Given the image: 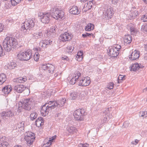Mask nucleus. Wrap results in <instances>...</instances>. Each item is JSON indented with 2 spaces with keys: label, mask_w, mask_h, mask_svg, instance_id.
Listing matches in <instances>:
<instances>
[{
  "label": "nucleus",
  "mask_w": 147,
  "mask_h": 147,
  "mask_svg": "<svg viewBox=\"0 0 147 147\" xmlns=\"http://www.w3.org/2000/svg\"><path fill=\"white\" fill-rule=\"evenodd\" d=\"M49 66L48 70L49 72L51 73H54V71L55 70V67L54 65L51 64H49Z\"/></svg>",
  "instance_id": "473e14b6"
},
{
  "label": "nucleus",
  "mask_w": 147,
  "mask_h": 147,
  "mask_svg": "<svg viewBox=\"0 0 147 147\" xmlns=\"http://www.w3.org/2000/svg\"><path fill=\"white\" fill-rule=\"evenodd\" d=\"M94 25L90 23L88 24L86 26L85 30L87 31H90L93 30L94 28Z\"/></svg>",
  "instance_id": "cd10ccee"
},
{
  "label": "nucleus",
  "mask_w": 147,
  "mask_h": 147,
  "mask_svg": "<svg viewBox=\"0 0 147 147\" xmlns=\"http://www.w3.org/2000/svg\"><path fill=\"white\" fill-rule=\"evenodd\" d=\"M36 51H41V49L40 47L36 49Z\"/></svg>",
  "instance_id": "0e129e2a"
},
{
  "label": "nucleus",
  "mask_w": 147,
  "mask_h": 147,
  "mask_svg": "<svg viewBox=\"0 0 147 147\" xmlns=\"http://www.w3.org/2000/svg\"><path fill=\"white\" fill-rule=\"evenodd\" d=\"M9 144L6 142H3L0 144V147H7Z\"/></svg>",
  "instance_id": "79ce46f5"
},
{
  "label": "nucleus",
  "mask_w": 147,
  "mask_h": 147,
  "mask_svg": "<svg viewBox=\"0 0 147 147\" xmlns=\"http://www.w3.org/2000/svg\"><path fill=\"white\" fill-rule=\"evenodd\" d=\"M12 88L10 85H8L4 87L2 89V91L5 94H8L11 90Z\"/></svg>",
  "instance_id": "4be33fe9"
},
{
  "label": "nucleus",
  "mask_w": 147,
  "mask_h": 147,
  "mask_svg": "<svg viewBox=\"0 0 147 147\" xmlns=\"http://www.w3.org/2000/svg\"><path fill=\"white\" fill-rule=\"evenodd\" d=\"M145 48L146 50H147V45L145 46Z\"/></svg>",
  "instance_id": "774afa93"
},
{
  "label": "nucleus",
  "mask_w": 147,
  "mask_h": 147,
  "mask_svg": "<svg viewBox=\"0 0 147 147\" xmlns=\"http://www.w3.org/2000/svg\"><path fill=\"white\" fill-rule=\"evenodd\" d=\"M39 16L40 17L41 22L44 23H48L50 21V14L49 13H40Z\"/></svg>",
  "instance_id": "f8f14e48"
},
{
  "label": "nucleus",
  "mask_w": 147,
  "mask_h": 147,
  "mask_svg": "<svg viewBox=\"0 0 147 147\" xmlns=\"http://www.w3.org/2000/svg\"><path fill=\"white\" fill-rule=\"evenodd\" d=\"M141 30L143 31H147V24L145 25H142V27Z\"/></svg>",
  "instance_id": "8fccbe9b"
},
{
  "label": "nucleus",
  "mask_w": 147,
  "mask_h": 147,
  "mask_svg": "<svg viewBox=\"0 0 147 147\" xmlns=\"http://www.w3.org/2000/svg\"><path fill=\"white\" fill-rule=\"evenodd\" d=\"M65 102L66 100L63 98L57 101H50L43 105L41 109V113L43 116H45L52 109L62 107Z\"/></svg>",
  "instance_id": "f257e3e1"
},
{
  "label": "nucleus",
  "mask_w": 147,
  "mask_h": 147,
  "mask_svg": "<svg viewBox=\"0 0 147 147\" xmlns=\"http://www.w3.org/2000/svg\"><path fill=\"white\" fill-rule=\"evenodd\" d=\"M13 115V113L11 111H9L7 112H3L1 114V116L6 117H11Z\"/></svg>",
  "instance_id": "b1692460"
},
{
  "label": "nucleus",
  "mask_w": 147,
  "mask_h": 147,
  "mask_svg": "<svg viewBox=\"0 0 147 147\" xmlns=\"http://www.w3.org/2000/svg\"><path fill=\"white\" fill-rule=\"evenodd\" d=\"M34 134L31 131H28L26 133L24 139L26 141L27 145L30 146L32 144L35 138Z\"/></svg>",
  "instance_id": "9d476101"
},
{
  "label": "nucleus",
  "mask_w": 147,
  "mask_h": 147,
  "mask_svg": "<svg viewBox=\"0 0 147 147\" xmlns=\"http://www.w3.org/2000/svg\"><path fill=\"white\" fill-rule=\"evenodd\" d=\"M74 49V47H73L68 46L67 47L66 51L67 52L70 53L73 51Z\"/></svg>",
  "instance_id": "ea45409f"
},
{
  "label": "nucleus",
  "mask_w": 147,
  "mask_h": 147,
  "mask_svg": "<svg viewBox=\"0 0 147 147\" xmlns=\"http://www.w3.org/2000/svg\"><path fill=\"white\" fill-rule=\"evenodd\" d=\"M37 116V114L35 111H33L30 114V119L33 120L35 119Z\"/></svg>",
  "instance_id": "72a5a7b5"
},
{
  "label": "nucleus",
  "mask_w": 147,
  "mask_h": 147,
  "mask_svg": "<svg viewBox=\"0 0 147 147\" xmlns=\"http://www.w3.org/2000/svg\"><path fill=\"white\" fill-rule=\"evenodd\" d=\"M108 88L110 89H112L113 88V84L112 83H110L107 86Z\"/></svg>",
  "instance_id": "5fc2aeb1"
},
{
  "label": "nucleus",
  "mask_w": 147,
  "mask_h": 147,
  "mask_svg": "<svg viewBox=\"0 0 147 147\" xmlns=\"http://www.w3.org/2000/svg\"><path fill=\"white\" fill-rule=\"evenodd\" d=\"M143 92H145L146 91H147V87L144 88V89H143Z\"/></svg>",
  "instance_id": "338daca9"
},
{
  "label": "nucleus",
  "mask_w": 147,
  "mask_h": 147,
  "mask_svg": "<svg viewBox=\"0 0 147 147\" xmlns=\"http://www.w3.org/2000/svg\"><path fill=\"white\" fill-rule=\"evenodd\" d=\"M139 140L137 139H136L134 141H132L131 143L132 144L136 145L138 143Z\"/></svg>",
  "instance_id": "864d4df0"
},
{
  "label": "nucleus",
  "mask_w": 147,
  "mask_h": 147,
  "mask_svg": "<svg viewBox=\"0 0 147 147\" xmlns=\"http://www.w3.org/2000/svg\"><path fill=\"white\" fill-rule=\"evenodd\" d=\"M90 82V78L89 77H84L82 78H78V84L79 86H86L89 85Z\"/></svg>",
  "instance_id": "9b49d317"
},
{
  "label": "nucleus",
  "mask_w": 147,
  "mask_h": 147,
  "mask_svg": "<svg viewBox=\"0 0 147 147\" xmlns=\"http://www.w3.org/2000/svg\"><path fill=\"white\" fill-rule=\"evenodd\" d=\"M61 59L62 60H66L67 61L68 60V57L66 56H64L61 57Z\"/></svg>",
  "instance_id": "13d9d810"
},
{
  "label": "nucleus",
  "mask_w": 147,
  "mask_h": 147,
  "mask_svg": "<svg viewBox=\"0 0 147 147\" xmlns=\"http://www.w3.org/2000/svg\"><path fill=\"white\" fill-rule=\"evenodd\" d=\"M11 5L13 6L16 5L21 1V0H11Z\"/></svg>",
  "instance_id": "c9c22d12"
},
{
  "label": "nucleus",
  "mask_w": 147,
  "mask_h": 147,
  "mask_svg": "<svg viewBox=\"0 0 147 147\" xmlns=\"http://www.w3.org/2000/svg\"><path fill=\"white\" fill-rule=\"evenodd\" d=\"M121 47V45L118 44L109 47L108 50V55L111 57H116L118 55Z\"/></svg>",
  "instance_id": "20e7f679"
},
{
  "label": "nucleus",
  "mask_w": 147,
  "mask_h": 147,
  "mask_svg": "<svg viewBox=\"0 0 147 147\" xmlns=\"http://www.w3.org/2000/svg\"><path fill=\"white\" fill-rule=\"evenodd\" d=\"M135 25L131 23H129L127 26V29L130 30L131 34H134L137 32Z\"/></svg>",
  "instance_id": "a211bd4d"
},
{
  "label": "nucleus",
  "mask_w": 147,
  "mask_h": 147,
  "mask_svg": "<svg viewBox=\"0 0 147 147\" xmlns=\"http://www.w3.org/2000/svg\"><path fill=\"white\" fill-rule=\"evenodd\" d=\"M140 57V52L137 50H134L129 56V59L131 60H134L138 59Z\"/></svg>",
  "instance_id": "4468645a"
},
{
  "label": "nucleus",
  "mask_w": 147,
  "mask_h": 147,
  "mask_svg": "<svg viewBox=\"0 0 147 147\" xmlns=\"http://www.w3.org/2000/svg\"><path fill=\"white\" fill-rule=\"evenodd\" d=\"M83 58V52L82 51H80L77 53L76 59L77 61H80L82 60Z\"/></svg>",
  "instance_id": "c85d7f7f"
},
{
  "label": "nucleus",
  "mask_w": 147,
  "mask_h": 147,
  "mask_svg": "<svg viewBox=\"0 0 147 147\" xmlns=\"http://www.w3.org/2000/svg\"><path fill=\"white\" fill-rule=\"evenodd\" d=\"M39 45L40 47L43 48H46L47 47L45 45V42H44V40H42L40 42Z\"/></svg>",
  "instance_id": "37998d69"
},
{
  "label": "nucleus",
  "mask_w": 147,
  "mask_h": 147,
  "mask_svg": "<svg viewBox=\"0 0 147 147\" xmlns=\"http://www.w3.org/2000/svg\"><path fill=\"white\" fill-rule=\"evenodd\" d=\"M18 59L21 60L28 61L32 57L30 50H27L22 52H20L18 55Z\"/></svg>",
  "instance_id": "0eeeda50"
},
{
  "label": "nucleus",
  "mask_w": 147,
  "mask_h": 147,
  "mask_svg": "<svg viewBox=\"0 0 147 147\" xmlns=\"http://www.w3.org/2000/svg\"><path fill=\"white\" fill-rule=\"evenodd\" d=\"M16 64L13 62H11L10 65V67L12 69H14L16 66Z\"/></svg>",
  "instance_id": "3c124183"
},
{
  "label": "nucleus",
  "mask_w": 147,
  "mask_h": 147,
  "mask_svg": "<svg viewBox=\"0 0 147 147\" xmlns=\"http://www.w3.org/2000/svg\"><path fill=\"white\" fill-rule=\"evenodd\" d=\"M39 55L38 53H36L34 55V58L36 61H37L39 59Z\"/></svg>",
  "instance_id": "a19ab883"
},
{
  "label": "nucleus",
  "mask_w": 147,
  "mask_h": 147,
  "mask_svg": "<svg viewBox=\"0 0 147 147\" xmlns=\"http://www.w3.org/2000/svg\"><path fill=\"white\" fill-rule=\"evenodd\" d=\"M125 76H122L121 75H120L118 78V83H120L121 82V81L124 80H125Z\"/></svg>",
  "instance_id": "e433bc0d"
},
{
  "label": "nucleus",
  "mask_w": 147,
  "mask_h": 147,
  "mask_svg": "<svg viewBox=\"0 0 147 147\" xmlns=\"http://www.w3.org/2000/svg\"><path fill=\"white\" fill-rule=\"evenodd\" d=\"M93 2H94V1L92 0V1H90L89 3L85 4L84 7L83 11L86 12L90 9L92 7Z\"/></svg>",
  "instance_id": "aec40b11"
},
{
  "label": "nucleus",
  "mask_w": 147,
  "mask_h": 147,
  "mask_svg": "<svg viewBox=\"0 0 147 147\" xmlns=\"http://www.w3.org/2000/svg\"><path fill=\"white\" fill-rule=\"evenodd\" d=\"M3 26L2 24L0 23V31L1 32L3 30Z\"/></svg>",
  "instance_id": "bf43d9fd"
},
{
  "label": "nucleus",
  "mask_w": 147,
  "mask_h": 147,
  "mask_svg": "<svg viewBox=\"0 0 147 147\" xmlns=\"http://www.w3.org/2000/svg\"><path fill=\"white\" fill-rule=\"evenodd\" d=\"M25 88L24 86L19 84L15 86L14 87V90L16 92L18 93H21L24 90Z\"/></svg>",
  "instance_id": "dca6fc26"
},
{
  "label": "nucleus",
  "mask_w": 147,
  "mask_h": 147,
  "mask_svg": "<svg viewBox=\"0 0 147 147\" xmlns=\"http://www.w3.org/2000/svg\"><path fill=\"white\" fill-rule=\"evenodd\" d=\"M60 115V113H57L55 115V117H58Z\"/></svg>",
  "instance_id": "69168bd1"
},
{
  "label": "nucleus",
  "mask_w": 147,
  "mask_h": 147,
  "mask_svg": "<svg viewBox=\"0 0 147 147\" xmlns=\"http://www.w3.org/2000/svg\"><path fill=\"white\" fill-rule=\"evenodd\" d=\"M131 13L130 14L131 17L132 19L136 18L137 16L139 15V11L137 10L131 11Z\"/></svg>",
  "instance_id": "c756f323"
},
{
  "label": "nucleus",
  "mask_w": 147,
  "mask_h": 147,
  "mask_svg": "<svg viewBox=\"0 0 147 147\" xmlns=\"http://www.w3.org/2000/svg\"><path fill=\"white\" fill-rule=\"evenodd\" d=\"M139 115L140 117H144L146 118L147 117V112L146 111L140 112V113Z\"/></svg>",
  "instance_id": "4c0bfd02"
},
{
  "label": "nucleus",
  "mask_w": 147,
  "mask_h": 147,
  "mask_svg": "<svg viewBox=\"0 0 147 147\" xmlns=\"http://www.w3.org/2000/svg\"><path fill=\"white\" fill-rule=\"evenodd\" d=\"M49 64L42 65L41 67L44 70L48 69L49 67L48 65Z\"/></svg>",
  "instance_id": "a18cd8bd"
},
{
  "label": "nucleus",
  "mask_w": 147,
  "mask_h": 147,
  "mask_svg": "<svg viewBox=\"0 0 147 147\" xmlns=\"http://www.w3.org/2000/svg\"><path fill=\"white\" fill-rule=\"evenodd\" d=\"M69 12L71 14L73 15H78L80 11L79 10L77 6H74L69 10Z\"/></svg>",
  "instance_id": "6ab92c4d"
},
{
  "label": "nucleus",
  "mask_w": 147,
  "mask_h": 147,
  "mask_svg": "<svg viewBox=\"0 0 147 147\" xmlns=\"http://www.w3.org/2000/svg\"><path fill=\"white\" fill-rule=\"evenodd\" d=\"M42 36V33L41 32H36L32 34V38L34 39H38L40 38Z\"/></svg>",
  "instance_id": "393cba45"
},
{
  "label": "nucleus",
  "mask_w": 147,
  "mask_h": 147,
  "mask_svg": "<svg viewBox=\"0 0 147 147\" xmlns=\"http://www.w3.org/2000/svg\"><path fill=\"white\" fill-rule=\"evenodd\" d=\"M27 79L25 78L20 77L16 79H14L13 82L16 83H22L26 81Z\"/></svg>",
  "instance_id": "bb28decb"
},
{
  "label": "nucleus",
  "mask_w": 147,
  "mask_h": 147,
  "mask_svg": "<svg viewBox=\"0 0 147 147\" xmlns=\"http://www.w3.org/2000/svg\"><path fill=\"white\" fill-rule=\"evenodd\" d=\"M75 75V76H74L69 81V83L70 84L73 85L76 82H78V78L79 77L81 76V74L80 72L77 71L76 72Z\"/></svg>",
  "instance_id": "2eb2a0df"
},
{
  "label": "nucleus",
  "mask_w": 147,
  "mask_h": 147,
  "mask_svg": "<svg viewBox=\"0 0 147 147\" xmlns=\"http://www.w3.org/2000/svg\"><path fill=\"white\" fill-rule=\"evenodd\" d=\"M144 67V66L141 64L136 63L132 65L130 70L131 71H135L140 69H142Z\"/></svg>",
  "instance_id": "f3484780"
},
{
  "label": "nucleus",
  "mask_w": 147,
  "mask_h": 147,
  "mask_svg": "<svg viewBox=\"0 0 147 147\" xmlns=\"http://www.w3.org/2000/svg\"><path fill=\"white\" fill-rule=\"evenodd\" d=\"M55 26L51 27L49 30L50 32L51 33H55Z\"/></svg>",
  "instance_id": "09e8293b"
},
{
  "label": "nucleus",
  "mask_w": 147,
  "mask_h": 147,
  "mask_svg": "<svg viewBox=\"0 0 147 147\" xmlns=\"http://www.w3.org/2000/svg\"><path fill=\"white\" fill-rule=\"evenodd\" d=\"M44 41L46 46L48 45H51L52 42V41L50 40H46Z\"/></svg>",
  "instance_id": "de8ad7c7"
},
{
  "label": "nucleus",
  "mask_w": 147,
  "mask_h": 147,
  "mask_svg": "<svg viewBox=\"0 0 147 147\" xmlns=\"http://www.w3.org/2000/svg\"><path fill=\"white\" fill-rule=\"evenodd\" d=\"M119 0H112V4H116L119 2Z\"/></svg>",
  "instance_id": "4d7b16f0"
},
{
  "label": "nucleus",
  "mask_w": 147,
  "mask_h": 147,
  "mask_svg": "<svg viewBox=\"0 0 147 147\" xmlns=\"http://www.w3.org/2000/svg\"><path fill=\"white\" fill-rule=\"evenodd\" d=\"M141 19L143 22L147 21V15H142L141 17Z\"/></svg>",
  "instance_id": "49530a36"
},
{
  "label": "nucleus",
  "mask_w": 147,
  "mask_h": 147,
  "mask_svg": "<svg viewBox=\"0 0 147 147\" xmlns=\"http://www.w3.org/2000/svg\"><path fill=\"white\" fill-rule=\"evenodd\" d=\"M113 14V8L110 6H108L104 10L102 17L104 19L109 20L112 17Z\"/></svg>",
  "instance_id": "6e6552de"
},
{
  "label": "nucleus",
  "mask_w": 147,
  "mask_h": 147,
  "mask_svg": "<svg viewBox=\"0 0 147 147\" xmlns=\"http://www.w3.org/2000/svg\"><path fill=\"white\" fill-rule=\"evenodd\" d=\"M44 123V121L41 117H38L35 121V124L38 127L41 126Z\"/></svg>",
  "instance_id": "5701e85b"
},
{
  "label": "nucleus",
  "mask_w": 147,
  "mask_h": 147,
  "mask_svg": "<svg viewBox=\"0 0 147 147\" xmlns=\"http://www.w3.org/2000/svg\"><path fill=\"white\" fill-rule=\"evenodd\" d=\"M34 25V23L33 20L32 19H29L24 22V25L21 27V30L25 35L28 34Z\"/></svg>",
  "instance_id": "7ed1b4c3"
},
{
  "label": "nucleus",
  "mask_w": 147,
  "mask_h": 147,
  "mask_svg": "<svg viewBox=\"0 0 147 147\" xmlns=\"http://www.w3.org/2000/svg\"><path fill=\"white\" fill-rule=\"evenodd\" d=\"M51 16L56 20L62 19L64 16V13L62 10H59L58 8L54 7L51 10Z\"/></svg>",
  "instance_id": "39448f33"
},
{
  "label": "nucleus",
  "mask_w": 147,
  "mask_h": 147,
  "mask_svg": "<svg viewBox=\"0 0 147 147\" xmlns=\"http://www.w3.org/2000/svg\"><path fill=\"white\" fill-rule=\"evenodd\" d=\"M24 123L22 122L18 123L17 125V127L18 128H21L22 129H24Z\"/></svg>",
  "instance_id": "58836bf2"
},
{
  "label": "nucleus",
  "mask_w": 147,
  "mask_h": 147,
  "mask_svg": "<svg viewBox=\"0 0 147 147\" xmlns=\"http://www.w3.org/2000/svg\"><path fill=\"white\" fill-rule=\"evenodd\" d=\"M56 138V136H54L50 138H46L45 140V142L46 141L47 142V145H49H49H51V143L53 142V140L55 139Z\"/></svg>",
  "instance_id": "2f4dec72"
},
{
  "label": "nucleus",
  "mask_w": 147,
  "mask_h": 147,
  "mask_svg": "<svg viewBox=\"0 0 147 147\" xmlns=\"http://www.w3.org/2000/svg\"><path fill=\"white\" fill-rule=\"evenodd\" d=\"M78 94L77 92H73L71 93L70 94L71 99L73 100H74L77 98Z\"/></svg>",
  "instance_id": "f704fd0d"
},
{
  "label": "nucleus",
  "mask_w": 147,
  "mask_h": 147,
  "mask_svg": "<svg viewBox=\"0 0 147 147\" xmlns=\"http://www.w3.org/2000/svg\"><path fill=\"white\" fill-rule=\"evenodd\" d=\"M82 37H83L84 38H87V35L86 34V33H85L84 34H82Z\"/></svg>",
  "instance_id": "e2e57ef3"
},
{
  "label": "nucleus",
  "mask_w": 147,
  "mask_h": 147,
  "mask_svg": "<svg viewBox=\"0 0 147 147\" xmlns=\"http://www.w3.org/2000/svg\"><path fill=\"white\" fill-rule=\"evenodd\" d=\"M32 102L30 99L28 98L22 100L19 102V105H22L23 108L26 110H30L31 108Z\"/></svg>",
  "instance_id": "1a4fd4ad"
},
{
  "label": "nucleus",
  "mask_w": 147,
  "mask_h": 147,
  "mask_svg": "<svg viewBox=\"0 0 147 147\" xmlns=\"http://www.w3.org/2000/svg\"><path fill=\"white\" fill-rule=\"evenodd\" d=\"M67 131L70 134H73L76 132L77 130L76 128L74 127L68 126L67 128Z\"/></svg>",
  "instance_id": "a878e982"
},
{
  "label": "nucleus",
  "mask_w": 147,
  "mask_h": 147,
  "mask_svg": "<svg viewBox=\"0 0 147 147\" xmlns=\"http://www.w3.org/2000/svg\"><path fill=\"white\" fill-rule=\"evenodd\" d=\"M89 145L87 144H83L80 143L79 144V147H88Z\"/></svg>",
  "instance_id": "603ef678"
},
{
  "label": "nucleus",
  "mask_w": 147,
  "mask_h": 147,
  "mask_svg": "<svg viewBox=\"0 0 147 147\" xmlns=\"http://www.w3.org/2000/svg\"><path fill=\"white\" fill-rule=\"evenodd\" d=\"M123 41L125 45H127L129 44L132 41L131 36L129 35H125Z\"/></svg>",
  "instance_id": "412c9836"
},
{
  "label": "nucleus",
  "mask_w": 147,
  "mask_h": 147,
  "mask_svg": "<svg viewBox=\"0 0 147 147\" xmlns=\"http://www.w3.org/2000/svg\"><path fill=\"white\" fill-rule=\"evenodd\" d=\"M6 75L4 74H0V85L2 84L6 80Z\"/></svg>",
  "instance_id": "7c9ffc66"
},
{
  "label": "nucleus",
  "mask_w": 147,
  "mask_h": 147,
  "mask_svg": "<svg viewBox=\"0 0 147 147\" xmlns=\"http://www.w3.org/2000/svg\"><path fill=\"white\" fill-rule=\"evenodd\" d=\"M86 34L87 35V37H90V36H93V35L92 33H86Z\"/></svg>",
  "instance_id": "052dcab7"
},
{
  "label": "nucleus",
  "mask_w": 147,
  "mask_h": 147,
  "mask_svg": "<svg viewBox=\"0 0 147 147\" xmlns=\"http://www.w3.org/2000/svg\"><path fill=\"white\" fill-rule=\"evenodd\" d=\"M46 143L45 144H44L42 147H49V146L50 145H49L50 144H49V145H47V142L46 141L45 142Z\"/></svg>",
  "instance_id": "680f3d73"
},
{
  "label": "nucleus",
  "mask_w": 147,
  "mask_h": 147,
  "mask_svg": "<svg viewBox=\"0 0 147 147\" xmlns=\"http://www.w3.org/2000/svg\"><path fill=\"white\" fill-rule=\"evenodd\" d=\"M86 114L85 110L83 109H78L75 111L74 113V117L76 120L82 121L84 116Z\"/></svg>",
  "instance_id": "423d86ee"
},
{
  "label": "nucleus",
  "mask_w": 147,
  "mask_h": 147,
  "mask_svg": "<svg viewBox=\"0 0 147 147\" xmlns=\"http://www.w3.org/2000/svg\"><path fill=\"white\" fill-rule=\"evenodd\" d=\"M16 40L15 38L8 36L6 37L3 42V46L5 50L7 52L12 50L17 44Z\"/></svg>",
  "instance_id": "f03ea898"
},
{
  "label": "nucleus",
  "mask_w": 147,
  "mask_h": 147,
  "mask_svg": "<svg viewBox=\"0 0 147 147\" xmlns=\"http://www.w3.org/2000/svg\"><path fill=\"white\" fill-rule=\"evenodd\" d=\"M73 36L69 33L65 32L60 35L61 39L63 42H65L70 40L72 38Z\"/></svg>",
  "instance_id": "ddd939ff"
},
{
  "label": "nucleus",
  "mask_w": 147,
  "mask_h": 147,
  "mask_svg": "<svg viewBox=\"0 0 147 147\" xmlns=\"http://www.w3.org/2000/svg\"><path fill=\"white\" fill-rule=\"evenodd\" d=\"M19 105L20 106H19L18 107V111L19 112H21V111L22 110V109H23L22 107V105Z\"/></svg>",
  "instance_id": "6e6d98bb"
},
{
  "label": "nucleus",
  "mask_w": 147,
  "mask_h": 147,
  "mask_svg": "<svg viewBox=\"0 0 147 147\" xmlns=\"http://www.w3.org/2000/svg\"><path fill=\"white\" fill-rule=\"evenodd\" d=\"M123 126H124V127L127 128L130 127V125L128 121H125L123 123Z\"/></svg>",
  "instance_id": "c03bdc74"
}]
</instances>
